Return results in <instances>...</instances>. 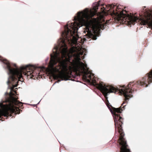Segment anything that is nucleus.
I'll list each match as a JSON object with an SVG mask.
<instances>
[{"mask_svg":"<svg viewBox=\"0 0 152 152\" xmlns=\"http://www.w3.org/2000/svg\"><path fill=\"white\" fill-rule=\"evenodd\" d=\"M14 103L15 105H17L19 103H22L21 102L18 101L15 98H14Z\"/></svg>","mask_w":152,"mask_h":152,"instance_id":"obj_12","label":"nucleus"},{"mask_svg":"<svg viewBox=\"0 0 152 152\" xmlns=\"http://www.w3.org/2000/svg\"><path fill=\"white\" fill-rule=\"evenodd\" d=\"M124 152H131L129 148V146L127 144L124 138Z\"/></svg>","mask_w":152,"mask_h":152,"instance_id":"obj_10","label":"nucleus"},{"mask_svg":"<svg viewBox=\"0 0 152 152\" xmlns=\"http://www.w3.org/2000/svg\"><path fill=\"white\" fill-rule=\"evenodd\" d=\"M83 61L85 63V61Z\"/></svg>","mask_w":152,"mask_h":152,"instance_id":"obj_22","label":"nucleus"},{"mask_svg":"<svg viewBox=\"0 0 152 152\" xmlns=\"http://www.w3.org/2000/svg\"><path fill=\"white\" fill-rule=\"evenodd\" d=\"M129 85L127 87H125L124 85V104L125 103V102L127 103L129 98L132 97L134 91L130 88Z\"/></svg>","mask_w":152,"mask_h":152,"instance_id":"obj_8","label":"nucleus"},{"mask_svg":"<svg viewBox=\"0 0 152 152\" xmlns=\"http://www.w3.org/2000/svg\"><path fill=\"white\" fill-rule=\"evenodd\" d=\"M129 85V84L128 85V86ZM129 88H130V87H131L130 86H131V84H129ZM128 87V86H125V87Z\"/></svg>","mask_w":152,"mask_h":152,"instance_id":"obj_17","label":"nucleus"},{"mask_svg":"<svg viewBox=\"0 0 152 152\" xmlns=\"http://www.w3.org/2000/svg\"><path fill=\"white\" fill-rule=\"evenodd\" d=\"M0 60L5 64L7 70L9 77L7 82V84L9 85L10 83L12 86V87H10L9 86H8L10 90L9 93L10 95H14L11 91H13L14 88L17 86L18 81H22L21 79H22V74L27 77L29 76L31 78L35 75L34 70L36 67L34 66L28 65L22 66L19 69L15 64H11L7 60L4 58H1L0 56Z\"/></svg>","mask_w":152,"mask_h":152,"instance_id":"obj_2","label":"nucleus"},{"mask_svg":"<svg viewBox=\"0 0 152 152\" xmlns=\"http://www.w3.org/2000/svg\"><path fill=\"white\" fill-rule=\"evenodd\" d=\"M81 58H82V59H84V58H85L84 56H82L81 57Z\"/></svg>","mask_w":152,"mask_h":152,"instance_id":"obj_18","label":"nucleus"},{"mask_svg":"<svg viewBox=\"0 0 152 152\" xmlns=\"http://www.w3.org/2000/svg\"><path fill=\"white\" fill-rule=\"evenodd\" d=\"M39 102H38L37 104H39Z\"/></svg>","mask_w":152,"mask_h":152,"instance_id":"obj_21","label":"nucleus"},{"mask_svg":"<svg viewBox=\"0 0 152 152\" xmlns=\"http://www.w3.org/2000/svg\"><path fill=\"white\" fill-rule=\"evenodd\" d=\"M98 87L106 99H107L108 94L111 93H116L117 91L116 88L110 85L101 83L99 85Z\"/></svg>","mask_w":152,"mask_h":152,"instance_id":"obj_5","label":"nucleus"},{"mask_svg":"<svg viewBox=\"0 0 152 152\" xmlns=\"http://www.w3.org/2000/svg\"><path fill=\"white\" fill-rule=\"evenodd\" d=\"M124 24L129 25L133 23L138 19V18L132 15L129 12L124 9Z\"/></svg>","mask_w":152,"mask_h":152,"instance_id":"obj_7","label":"nucleus"},{"mask_svg":"<svg viewBox=\"0 0 152 152\" xmlns=\"http://www.w3.org/2000/svg\"><path fill=\"white\" fill-rule=\"evenodd\" d=\"M152 83V70L147 74L142 80H139L136 83L137 85L144 87H147L149 84Z\"/></svg>","mask_w":152,"mask_h":152,"instance_id":"obj_6","label":"nucleus"},{"mask_svg":"<svg viewBox=\"0 0 152 152\" xmlns=\"http://www.w3.org/2000/svg\"><path fill=\"white\" fill-rule=\"evenodd\" d=\"M123 17L119 16L117 20L119 23H120L121 24L123 25Z\"/></svg>","mask_w":152,"mask_h":152,"instance_id":"obj_11","label":"nucleus"},{"mask_svg":"<svg viewBox=\"0 0 152 152\" xmlns=\"http://www.w3.org/2000/svg\"><path fill=\"white\" fill-rule=\"evenodd\" d=\"M124 9L125 8V7H124Z\"/></svg>","mask_w":152,"mask_h":152,"instance_id":"obj_23","label":"nucleus"},{"mask_svg":"<svg viewBox=\"0 0 152 152\" xmlns=\"http://www.w3.org/2000/svg\"><path fill=\"white\" fill-rule=\"evenodd\" d=\"M106 103V105L113 115L115 121V125L116 127L118 128V131L119 134L120 136L118 140V148L119 150L117 152H124V134L123 129L122 125L123 123L122 121L123 119L122 117L119 114L121 113L123 111L122 106L124 104V102L122 104L120 107L118 108H115L112 107L111 108L110 107L112 106L110 105L108 101Z\"/></svg>","mask_w":152,"mask_h":152,"instance_id":"obj_3","label":"nucleus"},{"mask_svg":"<svg viewBox=\"0 0 152 152\" xmlns=\"http://www.w3.org/2000/svg\"><path fill=\"white\" fill-rule=\"evenodd\" d=\"M145 11L144 12V16H145V15L146 14L147 12H148L149 13H151L152 14V10L151 11H150L149 12H148L147 11H146V10H145Z\"/></svg>","mask_w":152,"mask_h":152,"instance_id":"obj_15","label":"nucleus"},{"mask_svg":"<svg viewBox=\"0 0 152 152\" xmlns=\"http://www.w3.org/2000/svg\"><path fill=\"white\" fill-rule=\"evenodd\" d=\"M98 6L99 4L97 3H96L95 6H94V10H96V9H98Z\"/></svg>","mask_w":152,"mask_h":152,"instance_id":"obj_13","label":"nucleus"},{"mask_svg":"<svg viewBox=\"0 0 152 152\" xmlns=\"http://www.w3.org/2000/svg\"><path fill=\"white\" fill-rule=\"evenodd\" d=\"M119 93L121 95H124V89L122 88L121 89V90H119Z\"/></svg>","mask_w":152,"mask_h":152,"instance_id":"obj_14","label":"nucleus"},{"mask_svg":"<svg viewBox=\"0 0 152 152\" xmlns=\"http://www.w3.org/2000/svg\"><path fill=\"white\" fill-rule=\"evenodd\" d=\"M123 11H124V10H123H123H122V12H123Z\"/></svg>","mask_w":152,"mask_h":152,"instance_id":"obj_19","label":"nucleus"},{"mask_svg":"<svg viewBox=\"0 0 152 152\" xmlns=\"http://www.w3.org/2000/svg\"><path fill=\"white\" fill-rule=\"evenodd\" d=\"M145 19H141V23L143 25L148 24L152 29V14L147 12L145 15Z\"/></svg>","mask_w":152,"mask_h":152,"instance_id":"obj_9","label":"nucleus"},{"mask_svg":"<svg viewBox=\"0 0 152 152\" xmlns=\"http://www.w3.org/2000/svg\"><path fill=\"white\" fill-rule=\"evenodd\" d=\"M48 59H49V58H47L45 60V61L46 62H47L48 61Z\"/></svg>","mask_w":152,"mask_h":152,"instance_id":"obj_16","label":"nucleus"},{"mask_svg":"<svg viewBox=\"0 0 152 152\" xmlns=\"http://www.w3.org/2000/svg\"><path fill=\"white\" fill-rule=\"evenodd\" d=\"M125 106H126V105H125V106L124 105V109H125Z\"/></svg>","mask_w":152,"mask_h":152,"instance_id":"obj_20","label":"nucleus"},{"mask_svg":"<svg viewBox=\"0 0 152 152\" xmlns=\"http://www.w3.org/2000/svg\"><path fill=\"white\" fill-rule=\"evenodd\" d=\"M0 103V118H2L1 117L4 116L5 117L12 116V114L14 115L19 114L20 113V111L19 108H11L9 107L8 105L7 104H4L3 103Z\"/></svg>","mask_w":152,"mask_h":152,"instance_id":"obj_4","label":"nucleus"},{"mask_svg":"<svg viewBox=\"0 0 152 152\" xmlns=\"http://www.w3.org/2000/svg\"><path fill=\"white\" fill-rule=\"evenodd\" d=\"M85 26L84 33L86 34L84 39L86 40L91 39L96 40L99 36L101 25H66L64 30L61 34L62 37L58 40L57 45H55L53 50V53L50 54V59L48 66L54 69V65L58 63V66L54 69L59 73L57 75L58 80L53 85L61 80H72V70L85 72L86 77L91 80L94 74L87 70V65L81 61L80 55H83L84 51L82 48L78 49L73 46L70 50L68 49L66 44L67 42L70 45L76 44L77 42L78 37L77 30L81 27Z\"/></svg>","mask_w":152,"mask_h":152,"instance_id":"obj_1","label":"nucleus"}]
</instances>
